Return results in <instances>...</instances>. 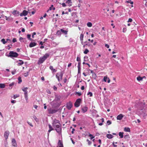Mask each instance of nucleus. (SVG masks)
<instances>
[{"label": "nucleus", "instance_id": "8fccbe9b", "mask_svg": "<svg viewBox=\"0 0 147 147\" xmlns=\"http://www.w3.org/2000/svg\"><path fill=\"white\" fill-rule=\"evenodd\" d=\"M61 4L63 7H65L66 6V5L65 4V3H63Z\"/></svg>", "mask_w": 147, "mask_h": 147}, {"label": "nucleus", "instance_id": "69168bd1", "mask_svg": "<svg viewBox=\"0 0 147 147\" xmlns=\"http://www.w3.org/2000/svg\"><path fill=\"white\" fill-rule=\"evenodd\" d=\"M34 107L35 109H36L38 107V106L36 105H34Z\"/></svg>", "mask_w": 147, "mask_h": 147}, {"label": "nucleus", "instance_id": "6ab92c4d", "mask_svg": "<svg viewBox=\"0 0 147 147\" xmlns=\"http://www.w3.org/2000/svg\"><path fill=\"white\" fill-rule=\"evenodd\" d=\"M146 77L145 76H143L142 77H141L140 76H138L137 78V80L138 81L142 80L143 79H145Z\"/></svg>", "mask_w": 147, "mask_h": 147}, {"label": "nucleus", "instance_id": "cd10ccee", "mask_svg": "<svg viewBox=\"0 0 147 147\" xmlns=\"http://www.w3.org/2000/svg\"><path fill=\"white\" fill-rule=\"evenodd\" d=\"M87 26L88 27H91L92 26V23L90 22H88L87 24Z\"/></svg>", "mask_w": 147, "mask_h": 147}, {"label": "nucleus", "instance_id": "49530a36", "mask_svg": "<svg viewBox=\"0 0 147 147\" xmlns=\"http://www.w3.org/2000/svg\"><path fill=\"white\" fill-rule=\"evenodd\" d=\"M27 122L30 125L31 127H33V125H32V124L31 123H30V122H29L28 121Z\"/></svg>", "mask_w": 147, "mask_h": 147}, {"label": "nucleus", "instance_id": "ea45409f", "mask_svg": "<svg viewBox=\"0 0 147 147\" xmlns=\"http://www.w3.org/2000/svg\"><path fill=\"white\" fill-rule=\"evenodd\" d=\"M19 96V95H14L13 96V98L14 99H15L16 98L18 97Z\"/></svg>", "mask_w": 147, "mask_h": 147}, {"label": "nucleus", "instance_id": "4d7b16f0", "mask_svg": "<svg viewBox=\"0 0 147 147\" xmlns=\"http://www.w3.org/2000/svg\"><path fill=\"white\" fill-rule=\"evenodd\" d=\"M24 39V40H25L26 39L25 38H23L22 37H20V38H19V40L20 41H21V40H23V39Z\"/></svg>", "mask_w": 147, "mask_h": 147}, {"label": "nucleus", "instance_id": "0e129e2a", "mask_svg": "<svg viewBox=\"0 0 147 147\" xmlns=\"http://www.w3.org/2000/svg\"><path fill=\"white\" fill-rule=\"evenodd\" d=\"M25 31V29L24 28H22V32H24Z\"/></svg>", "mask_w": 147, "mask_h": 147}, {"label": "nucleus", "instance_id": "393cba45", "mask_svg": "<svg viewBox=\"0 0 147 147\" xmlns=\"http://www.w3.org/2000/svg\"><path fill=\"white\" fill-rule=\"evenodd\" d=\"M5 85L3 83H0V87L1 88H3L5 87Z\"/></svg>", "mask_w": 147, "mask_h": 147}, {"label": "nucleus", "instance_id": "338daca9", "mask_svg": "<svg viewBox=\"0 0 147 147\" xmlns=\"http://www.w3.org/2000/svg\"><path fill=\"white\" fill-rule=\"evenodd\" d=\"M13 85V83H11L9 85L10 87L12 86Z\"/></svg>", "mask_w": 147, "mask_h": 147}, {"label": "nucleus", "instance_id": "7c9ffc66", "mask_svg": "<svg viewBox=\"0 0 147 147\" xmlns=\"http://www.w3.org/2000/svg\"><path fill=\"white\" fill-rule=\"evenodd\" d=\"M28 88H27V87L23 88H22V90L25 92H27V90L28 89Z\"/></svg>", "mask_w": 147, "mask_h": 147}, {"label": "nucleus", "instance_id": "c756f323", "mask_svg": "<svg viewBox=\"0 0 147 147\" xmlns=\"http://www.w3.org/2000/svg\"><path fill=\"white\" fill-rule=\"evenodd\" d=\"M5 17L6 18V20H7L8 21H11V20H12V18H11V19L9 17H7L6 16H5Z\"/></svg>", "mask_w": 147, "mask_h": 147}, {"label": "nucleus", "instance_id": "39448f33", "mask_svg": "<svg viewBox=\"0 0 147 147\" xmlns=\"http://www.w3.org/2000/svg\"><path fill=\"white\" fill-rule=\"evenodd\" d=\"M81 99L80 98L77 99L74 104L75 106L76 107H78L80 105Z\"/></svg>", "mask_w": 147, "mask_h": 147}, {"label": "nucleus", "instance_id": "f8f14e48", "mask_svg": "<svg viewBox=\"0 0 147 147\" xmlns=\"http://www.w3.org/2000/svg\"><path fill=\"white\" fill-rule=\"evenodd\" d=\"M9 132L8 131H6L4 134V137L6 140L7 139L9 134Z\"/></svg>", "mask_w": 147, "mask_h": 147}, {"label": "nucleus", "instance_id": "f3484780", "mask_svg": "<svg viewBox=\"0 0 147 147\" xmlns=\"http://www.w3.org/2000/svg\"><path fill=\"white\" fill-rule=\"evenodd\" d=\"M58 145L59 147H63L62 142L60 140L59 141Z\"/></svg>", "mask_w": 147, "mask_h": 147}, {"label": "nucleus", "instance_id": "a18cd8bd", "mask_svg": "<svg viewBox=\"0 0 147 147\" xmlns=\"http://www.w3.org/2000/svg\"><path fill=\"white\" fill-rule=\"evenodd\" d=\"M109 62V59H105V63H108Z\"/></svg>", "mask_w": 147, "mask_h": 147}, {"label": "nucleus", "instance_id": "864d4df0", "mask_svg": "<svg viewBox=\"0 0 147 147\" xmlns=\"http://www.w3.org/2000/svg\"><path fill=\"white\" fill-rule=\"evenodd\" d=\"M105 47H107V48H109V45L107 44H106L105 45Z\"/></svg>", "mask_w": 147, "mask_h": 147}, {"label": "nucleus", "instance_id": "e433bc0d", "mask_svg": "<svg viewBox=\"0 0 147 147\" xmlns=\"http://www.w3.org/2000/svg\"><path fill=\"white\" fill-rule=\"evenodd\" d=\"M28 71H27L26 72L24 73V75L25 77H26L28 76Z\"/></svg>", "mask_w": 147, "mask_h": 147}, {"label": "nucleus", "instance_id": "6e6552de", "mask_svg": "<svg viewBox=\"0 0 147 147\" xmlns=\"http://www.w3.org/2000/svg\"><path fill=\"white\" fill-rule=\"evenodd\" d=\"M11 142L13 147H17V143L16 140L14 139H12Z\"/></svg>", "mask_w": 147, "mask_h": 147}, {"label": "nucleus", "instance_id": "680f3d73", "mask_svg": "<svg viewBox=\"0 0 147 147\" xmlns=\"http://www.w3.org/2000/svg\"><path fill=\"white\" fill-rule=\"evenodd\" d=\"M67 81V79L66 78H65L63 80V82L64 83H66Z\"/></svg>", "mask_w": 147, "mask_h": 147}, {"label": "nucleus", "instance_id": "de8ad7c7", "mask_svg": "<svg viewBox=\"0 0 147 147\" xmlns=\"http://www.w3.org/2000/svg\"><path fill=\"white\" fill-rule=\"evenodd\" d=\"M132 19H131V18H129V19H128V20L127 21V22H132Z\"/></svg>", "mask_w": 147, "mask_h": 147}, {"label": "nucleus", "instance_id": "c03bdc74", "mask_svg": "<svg viewBox=\"0 0 147 147\" xmlns=\"http://www.w3.org/2000/svg\"><path fill=\"white\" fill-rule=\"evenodd\" d=\"M80 57H78L77 58V61H80Z\"/></svg>", "mask_w": 147, "mask_h": 147}, {"label": "nucleus", "instance_id": "13d9d810", "mask_svg": "<svg viewBox=\"0 0 147 147\" xmlns=\"http://www.w3.org/2000/svg\"><path fill=\"white\" fill-rule=\"evenodd\" d=\"M71 141H72V143L73 144H75V142H74V141L73 140V139H72V138H71Z\"/></svg>", "mask_w": 147, "mask_h": 147}, {"label": "nucleus", "instance_id": "412c9836", "mask_svg": "<svg viewBox=\"0 0 147 147\" xmlns=\"http://www.w3.org/2000/svg\"><path fill=\"white\" fill-rule=\"evenodd\" d=\"M49 69L52 71L53 72V73L56 72L57 71V70L55 69H54L53 67V66H50L49 67Z\"/></svg>", "mask_w": 147, "mask_h": 147}, {"label": "nucleus", "instance_id": "a878e982", "mask_svg": "<svg viewBox=\"0 0 147 147\" xmlns=\"http://www.w3.org/2000/svg\"><path fill=\"white\" fill-rule=\"evenodd\" d=\"M123 132H119V135L120 136V138H122L123 137Z\"/></svg>", "mask_w": 147, "mask_h": 147}, {"label": "nucleus", "instance_id": "a19ab883", "mask_svg": "<svg viewBox=\"0 0 147 147\" xmlns=\"http://www.w3.org/2000/svg\"><path fill=\"white\" fill-rule=\"evenodd\" d=\"M84 61H86L88 60V57L87 56H85L84 57Z\"/></svg>", "mask_w": 147, "mask_h": 147}, {"label": "nucleus", "instance_id": "5701e85b", "mask_svg": "<svg viewBox=\"0 0 147 147\" xmlns=\"http://www.w3.org/2000/svg\"><path fill=\"white\" fill-rule=\"evenodd\" d=\"M60 30L61 32L64 33L65 34H67V31L66 30H64L63 29H61Z\"/></svg>", "mask_w": 147, "mask_h": 147}, {"label": "nucleus", "instance_id": "f03ea898", "mask_svg": "<svg viewBox=\"0 0 147 147\" xmlns=\"http://www.w3.org/2000/svg\"><path fill=\"white\" fill-rule=\"evenodd\" d=\"M49 56V54L46 53L43 57L40 58L38 61V64H40L43 63Z\"/></svg>", "mask_w": 147, "mask_h": 147}, {"label": "nucleus", "instance_id": "4c0bfd02", "mask_svg": "<svg viewBox=\"0 0 147 147\" xmlns=\"http://www.w3.org/2000/svg\"><path fill=\"white\" fill-rule=\"evenodd\" d=\"M33 119L35 120V121H36V122L38 121V119L35 116H33Z\"/></svg>", "mask_w": 147, "mask_h": 147}, {"label": "nucleus", "instance_id": "6e6d98bb", "mask_svg": "<svg viewBox=\"0 0 147 147\" xmlns=\"http://www.w3.org/2000/svg\"><path fill=\"white\" fill-rule=\"evenodd\" d=\"M27 92H24V96H28Z\"/></svg>", "mask_w": 147, "mask_h": 147}, {"label": "nucleus", "instance_id": "58836bf2", "mask_svg": "<svg viewBox=\"0 0 147 147\" xmlns=\"http://www.w3.org/2000/svg\"><path fill=\"white\" fill-rule=\"evenodd\" d=\"M88 95H89L90 97H92V93L91 92H89L87 94Z\"/></svg>", "mask_w": 147, "mask_h": 147}, {"label": "nucleus", "instance_id": "79ce46f5", "mask_svg": "<svg viewBox=\"0 0 147 147\" xmlns=\"http://www.w3.org/2000/svg\"><path fill=\"white\" fill-rule=\"evenodd\" d=\"M111 123V122L109 120H108L107 121V124L109 125Z\"/></svg>", "mask_w": 147, "mask_h": 147}, {"label": "nucleus", "instance_id": "bf43d9fd", "mask_svg": "<svg viewBox=\"0 0 147 147\" xmlns=\"http://www.w3.org/2000/svg\"><path fill=\"white\" fill-rule=\"evenodd\" d=\"M16 101L15 100H12L11 101V102L12 103H14L16 102Z\"/></svg>", "mask_w": 147, "mask_h": 147}, {"label": "nucleus", "instance_id": "c9c22d12", "mask_svg": "<svg viewBox=\"0 0 147 147\" xmlns=\"http://www.w3.org/2000/svg\"><path fill=\"white\" fill-rule=\"evenodd\" d=\"M31 35L30 34H28L27 35V38L30 40H32V39L30 38Z\"/></svg>", "mask_w": 147, "mask_h": 147}, {"label": "nucleus", "instance_id": "5fc2aeb1", "mask_svg": "<svg viewBox=\"0 0 147 147\" xmlns=\"http://www.w3.org/2000/svg\"><path fill=\"white\" fill-rule=\"evenodd\" d=\"M53 5H51V6L50 7L49 10H52V9H53Z\"/></svg>", "mask_w": 147, "mask_h": 147}, {"label": "nucleus", "instance_id": "09e8293b", "mask_svg": "<svg viewBox=\"0 0 147 147\" xmlns=\"http://www.w3.org/2000/svg\"><path fill=\"white\" fill-rule=\"evenodd\" d=\"M127 30V29L126 28H123V32H125Z\"/></svg>", "mask_w": 147, "mask_h": 147}, {"label": "nucleus", "instance_id": "dca6fc26", "mask_svg": "<svg viewBox=\"0 0 147 147\" xmlns=\"http://www.w3.org/2000/svg\"><path fill=\"white\" fill-rule=\"evenodd\" d=\"M37 45V43L35 42H31L29 45V47H32L35 46Z\"/></svg>", "mask_w": 147, "mask_h": 147}, {"label": "nucleus", "instance_id": "e2e57ef3", "mask_svg": "<svg viewBox=\"0 0 147 147\" xmlns=\"http://www.w3.org/2000/svg\"><path fill=\"white\" fill-rule=\"evenodd\" d=\"M81 89L82 90H84V86H82L81 88Z\"/></svg>", "mask_w": 147, "mask_h": 147}, {"label": "nucleus", "instance_id": "b1692460", "mask_svg": "<svg viewBox=\"0 0 147 147\" xmlns=\"http://www.w3.org/2000/svg\"><path fill=\"white\" fill-rule=\"evenodd\" d=\"M124 130L126 132H130V129L129 127H125Z\"/></svg>", "mask_w": 147, "mask_h": 147}, {"label": "nucleus", "instance_id": "7ed1b4c3", "mask_svg": "<svg viewBox=\"0 0 147 147\" xmlns=\"http://www.w3.org/2000/svg\"><path fill=\"white\" fill-rule=\"evenodd\" d=\"M18 56V54L16 52L13 51H11L9 53V55H7L8 57H16Z\"/></svg>", "mask_w": 147, "mask_h": 147}, {"label": "nucleus", "instance_id": "4468645a", "mask_svg": "<svg viewBox=\"0 0 147 147\" xmlns=\"http://www.w3.org/2000/svg\"><path fill=\"white\" fill-rule=\"evenodd\" d=\"M12 14L15 16H18L19 14V12L16 10H14L12 12Z\"/></svg>", "mask_w": 147, "mask_h": 147}, {"label": "nucleus", "instance_id": "052dcab7", "mask_svg": "<svg viewBox=\"0 0 147 147\" xmlns=\"http://www.w3.org/2000/svg\"><path fill=\"white\" fill-rule=\"evenodd\" d=\"M53 89L54 90H56L57 89V88L55 86H54Z\"/></svg>", "mask_w": 147, "mask_h": 147}, {"label": "nucleus", "instance_id": "3c124183", "mask_svg": "<svg viewBox=\"0 0 147 147\" xmlns=\"http://www.w3.org/2000/svg\"><path fill=\"white\" fill-rule=\"evenodd\" d=\"M12 41L13 42H16L17 41L16 39V38H13V39Z\"/></svg>", "mask_w": 147, "mask_h": 147}, {"label": "nucleus", "instance_id": "2f4dec72", "mask_svg": "<svg viewBox=\"0 0 147 147\" xmlns=\"http://www.w3.org/2000/svg\"><path fill=\"white\" fill-rule=\"evenodd\" d=\"M126 3H130L131 4H132V5H133V1H131V0H129L128 1H126V2H125Z\"/></svg>", "mask_w": 147, "mask_h": 147}, {"label": "nucleus", "instance_id": "aec40b11", "mask_svg": "<svg viewBox=\"0 0 147 147\" xmlns=\"http://www.w3.org/2000/svg\"><path fill=\"white\" fill-rule=\"evenodd\" d=\"M84 43L85 44L83 45L84 47L86 45L88 46H90V43L88 42L87 41L85 42Z\"/></svg>", "mask_w": 147, "mask_h": 147}, {"label": "nucleus", "instance_id": "0eeeda50", "mask_svg": "<svg viewBox=\"0 0 147 147\" xmlns=\"http://www.w3.org/2000/svg\"><path fill=\"white\" fill-rule=\"evenodd\" d=\"M28 12L26 10H24L23 11L22 13H21L20 14V16H25L28 14Z\"/></svg>", "mask_w": 147, "mask_h": 147}, {"label": "nucleus", "instance_id": "2eb2a0df", "mask_svg": "<svg viewBox=\"0 0 147 147\" xmlns=\"http://www.w3.org/2000/svg\"><path fill=\"white\" fill-rule=\"evenodd\" d=\"M123 115L122 114H120L117 116V120H120L122 119Z\"/></svg>", "mask_w": 147, "mask_h": 147}, {"label": "nucleus", "instance_id": "20e7f679", "mask_svg": "<svg viewBox=\"0 0 147 147\" xmlns=\"http://www.w3.org/2000/svg\"><path fill=\"white\" fill-rule=\"evenodd\" d=\"M63 75V73L61 71L58 72L57 74L56 77L59 82H60V81L62 80Z\"/></svg>", "mask_w": 147, "mask_h": 147}, {"label": "nucleus", "instance_id": "f704fd0d", "mask_svg": "<svg viewBox=\"0 0 147 147\" xmlns=\"http://www.w3.org/2000/svg\"><path fill=\"white\" fill-rule=\"evenodd\" d=\"M89 52V51L88 50V49H86L85 51L84 52V54H86L88 53Z\"/></svg>", "mask_w": 147, "mask_h": 147}, {"label": "nucleus", "instance_id": "774afa93", "mask_svg": "<svg viewBox=\"0 0 147 147\" xmlns=\"http://www.w3.org/2000/svg\"><path fill=\"white\" fill-rule=\"evenodd\" d=\"M105 31H102V30L101 32V33L103 35H104L105 34V32H104Z\"/></svg>", "mask_w": 147, "mask_h": 147}, {"label": "nucleus", "instance_id": "9d476101", "mask_svg": "<svg viewBox=\"0 0 147 147\" xmlns=\"http://www.w3.org/2000/svg\"><path fill=\"white\" fill-rule=\"evenodd\" d=\"M66 1L65 3H66L68 4V5L69 6H71L72 5V2L71 0H65Z\"/></svg>", "mask_w": 147, "mask_h": 147}, {"label": "nucleus", "instance_id": "473e14b6", "mask_svg": "<svg viewBox=\"0 0 147 147\" xmlns=\"http://www.w3.org/2000/svg\"><path fill=\"white\" fill-rule=\"evenodd\" d=\"M56 34L58 36H60L61 34V31L60 30H58Z\"/></svg>", "mask_w": 147, "mask_h": 147}, {"label": "nucleus", "instance_id": "ddd939ff", "mask_svg": "<svg viewBox=\"0 0 147 147\" xmlns=\"http://www.w3.org/2000/svg\"><path fill=\"white\" fill-rule=\"evenodd\" d=\"M107 81L108 83H109L110 82V80L107 77L105 76L102 82H107Z\"/></svg>", "mask_w": 147, "mask_h": 147}, {"label": "nucleus", "instance_id": "f257e3e1", "mask_svg": "<svg viewBox=\"0 0 147 147\" xmlns=\"http://www.w3.org/2000/svg\"><path fill=\"white\" fill-rule=\"evenodd\" d=\"M53 127L56 128L55 130L57 132L60 134L61 133V128L60 127V124L59 123V121L55 119L53 123Z\"/></svg>", "mask_w": 147, "mask_h": 147}, {"label": "nucleus", "instance_id": "a211bd4d", "mask_svg": "<svg viewBox=\"0 0 147 147\" xmlns=\"http://www.w3.org/2000/svg\"><path fill=\"white\" fill-rule=\"evenodd\" d=\"M49 129L48 130V135H49V133L51 132V131L52 130H53V128L52 127L50 124L49 125Z\"/></svg>", "mask_w": 147, "mask_h": 147}, {"label": "nucleus", "instance_id": "c85d7f7f", "mask_svg": "<svg viewBox=\"0 0 147 147\" xmlns=\"http://www.w3.org/2000/svg\"><path fill=\"white\" fill-rule=\"evenodd\" d=\"M1 42L4 44H5L7 42V41H5V40L3 38L1 40Z\"/></svg>", "mask_w": 147, "mask_h": 147}, {"label": "nucleus", "instance_id": "9b49d317", "mask_svg": "<svg viewBox=\"0 0 147 147\" xmlns=\"http://www.w3.org/2000/svg\"><path fill=\"white\" fill-rule=\"evenodd\" d=\"M72 106V105L71 102H69L67 104V108L70 110L71 109Z\"/></svg>", "mask_w": 147, "mask_h": 147}, {"label": "nucleus", "instance_id": "1a4fd4ad", "mask_svg": "<svg viewBox=\"0 0 147 147\" xmlns=\"http://www.w3.org/2000/svg\"><path fill=\"white\" fill-rule=\"evenodd\" d=\"M88 108L86 106H84L82 108V111L83 113L86 112L88 110Z\"/></svg>", "mask_w": 147, "mask_h": 147}, {"label": "nucleus", "instance_id": "603ef678", "mask_svg": "<svg viewBox=\"0 0 147 147\" xmlns=\"http://www.w3.org/2000/svg\"><path fill=\"white\" fill-rule=\"evenodd\" d=\"M18 80L19 81L18 83H20L22 82V80L21 79V78H18Z\"/></svg>", "mask_w": 147, "mask_h": 147}, {"label": "nucleus", "instance_id": "72a5a7b5", "mask_svg": "<svg viewBox=\"0 0 147 147\" xmlns=\"http://www.w3.org/2000/svg\"><path fill=\"white\" fill-rule=\"evenodd\" d=\"M19 61H21V62L19 63H18V65H20L24 64V62L22 60H19Z\"/></svg>", "mask_w": 147, "mask_h": 147}, {"label": "nucleus", "instance_id": "bb28decb", "mask_svg": "<svg viewBox=\"0 0 147 147\" xmlns=\"http://www.w3.org/2000/svg\"><path fill=\"white\" fill-rule=\"evenodd\" d=\"M83 37L84 35L83 34H81L80 36V40L81 41L83 40Z\"/></svg>", "mask_w": 147, "mask_h": 147}, {"label": "nucleus", "instance_id": "37998d69", "mask_svg": "<svg viewBox=\"0 0 147 147\" xmlns=\"http://www.w3.org/2000/svg\"><path fill=\"white\" fill-rule=\"evenodd\" d=\"M86 141H87V142H88V144L89 145H90L91 144V143H92L90 141L88 140V139H87Z\"/></svg>", "mask_w": 147, "mask_h": 147}, {"label": "nucleus", "instance_id": "423d86ee", "mask_svg": "<svg viewBox=\"0 0 147 147\" xmlns=\"http://www.w3.org/2000/svg\"><path fill=\"white\" fill-rule=\"evenodd\" d=\"M48 111L49 113L53 114L56 113L57 111V110L55 109L50 108L48 109Z\"/></svg>", "mask_w": 147, "mask_h": 147}, {"label": "nucleus", "instance_id": "4be33fe9", "mask_svg": "<svg viewBox=\"0 0 147 147\" xmlns=\"http://www.w3.org/2000/svg\"><path fill=\"white\" fill-rule=\"evenodd\" d=\"M113 136L111 134H107V137L109 139H111L113 137Z\"/></svg>", "mask_w": 147, "mask_h": 147}]
</instances>
